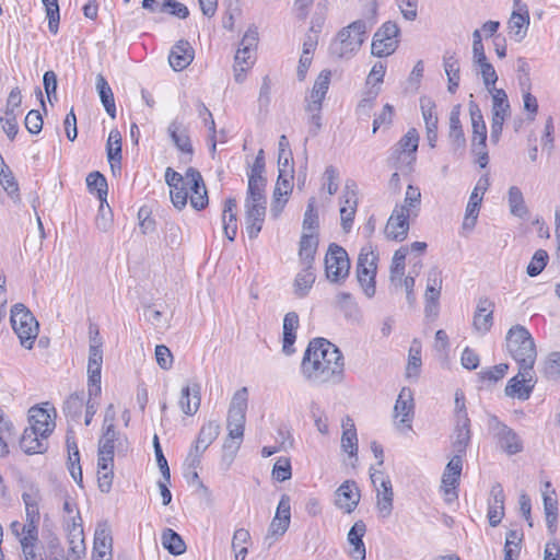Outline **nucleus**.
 <instances>
[{"mask_svg": "<svg viewBox=\"0 0 560 560\" xmlns=\"http://www.w3.org/2000/svg\"><path fill=\"white\" fill-rule=\"evenodd\" d=\"M489 187V177L487 175L479 178L475 189L472 190L469 201L466 207V213L463 222L464 229H474L476 225L481 201L482 195Z\"/></svg>", "mask_w": 560, "mask_h": 560, "instance_id": "ddd939ff", "label": "nucleus"}, {"mask_svg": "<svg viewBox=\"0 0 560 560\" xmlns=\"http://www.w3.org/2000/svg\"><path fill=\"white\" fill-rule=\"evenodd\" d=\"M350 259L346 249L335 243L328 246L325 256V272L330 282L339 283L349 276Z\"/></svg>", "mask_w": 560, "mask_h": 560, "instance_id": "0eeeda50", "label": "nucleus"}, {"mask_svg": "<svg viewBox=\"0 0 560 560\" xmlns=\"http://www.w3.org/2000/svg\"><path fill=\"white\" fill-rule=\"evenodd\" d=\"M84 404V392L71 394L63 404V412L66 417L77 420L81 416Z\"/></svg>", "mask_w": 560, "mask_h": 560, "instance_id": "3c124183", "label": "nucleus"}, {"mask_svg": "<svg viewBox=\"0 0 560 560\" xmlns=\"http://www.w3.org/2000/svg\"><path fill=\"white\" fill-rule=\"evenodd\" d=\"M509 30L511 36L515 42L520 43L524 39L527 33V28L529 25V14L528 11L525 10L523 13L513 11L509 22Z\"/></svg>", "mask_w": 560, "mask_h": 560, "instance_id": "e433bc0d", "label": "nucleus"}, {"mask_svg": "<svg viewBox=\"0 0 560 560\" xmlns=\"http://www.w3.org/2000/svg\"><path fill=\"white\" fill-rule=\"evenodd\" d=\"M549 260V255L545 249H537L533 255L527 268L526 272L529 277H537L547 266Z\"/></svg>", "mask_w": 560, "mask_h": 560, "instance_id": "13d9d810", "label": "nucleus"}, {"mask_svg": "<svg viewBox=\"0 0 560 560\" xmlns=\"http://www.w3.org/2000/svg\"><path fill=\"white\" fill-rule=\"evenodd\" d=\"M248 401V392L242 387L232 397L226 418L228 436L223 443L222 462L230 466L241 447Z\"/></svg>", "mask_w": 560, "mask_h": 560, "instance_id": "f03ea898", "label": "nucleus"}, {"mask_svg": "<svg viewBox=\"0 0 560 560\" xmlns=\"http://www.w3.org/2000/svg\"><path fill=\"white\" fill-rule=\"evenodd\" d=\"M222 222L225 236L229 241L233 242L237 233L236 200L234 198L225 200Z\"/></svg>", "mask_w": 560, "mask_h": 560, "instance_id": "2f4dec72", "label": "nucleus"}, {"mask_svg": "<svg viewBox=\"0 0 560 560\" xmlns=\"http://www.w3.org/2000/svg\"><path fill=\"white\" fill-rule=\"evenodd\" d=\"M342 427L341 447L350 456H355L358 452V438L354 423L348 417L346 421L342 422Z\"/></svg>", "mask_w": 560, "mask_h": 560, "instance_id": "c03bdc74", "label": "nucleus"}, {"mask_svg": "<svg viewBox=\"0 0 560 560\" xmlns=\"http://www.w3.org/2000/svg\"><path fill=\"white\" fill-rule=\"evenodd\" d=\"M293 170L280 168L273 195L287 198L291 194L293 184Z\"/></svg>", "mask_w": 560, "mask_h": 560, "instance_id": "4d7b16f0", "label": "nucleus"}, {"mask_svg": "<svg viewBox=\"0 0 560 560\" xmlns=\"http://www.w3.org/2000/svg\"><path fill=\"white\" fill-rule=\"evenodd\" d=\"M114 460L97 458V481L101 492L108 493L112 489L114 477Z\"/></svg>", "mask_w": 560, "mask_h": 560, "instance_id": "37998d69", "label": "nucleus"}, {"mask_svg": "<svg viewBox=\"0 0 560 560\" xmlns=\"http://www.w3.org/2000/svg\"><path fill=\"white\" fill-rule=\"evenodd\" d=\"M85 555V545L83 538V528L81 523L73 521L72 528L69 532V559L80 560Z\"/></svg>", "mask_w": 560, "mask_h": 560, "instance_id": "72a5a7b5", "label": "nucleus"}, {"mask_svg": "<svg viewBox=\"0 0 560 560\" xmlns=\"http://www.w3.org/2000/svg\"><path fill=\"white\" fill-rule=\"evenodd\" d=\"M534 374V369L523 371L522 366H518V373L509 380L504 388L505 395L520 400L529 399L536 384Z\"/></svg>", "mask_w": 560, "mask_h": 560, "instance_id": "9b49d317", "label": "nucleus"}, {"mask_svg": "<svg viewBox=\"0 0 560 560\" xmlns=\"http://www.w3.org/2000/svg\"><path fill=\"white\" fill-rule=\"evenodd\" d=\"M292 476L291 462L288 457H280L273 465L272 477L277 481L289 480Z\"/></svg>", "mask_w": 560, "mask_h": 560, "instance_id": "69168bd1", "label": "nucleus"}, {"mask_svg": "<svg viewBox=\"0 0 560 560\" xmlns=\"http://www.w3.org/2000/svg\"><path fill=\"white\" fill-rule=\"evenodd\" d=\"M505 495L501 483L497 482L491 487L488 504V520L492 527L498 526L504 516Z\"/></svg>", "mask_w": 560, "mask_h": 560, "instance_id": "aec40b11", "label": "nucleus"}, {"mask_svg": "<svg viewBox=\"0 0 560 560\" xmlns=\"http://www.w3.org/2000/svg\"><path fill=\"white\" fill-rule=\"evenodd\" d=\"M468 106L472 127L471 141H487V127L478 104L470 101Z\"/></svg>", "mask_w": 560, "mask_h": 560, "instance_id": "ea45409f", "label": "nucleus"}, {"mask_svg": "<svg viewBox=\"0 0 560 560\" xmlns=\"http://www.w3.org/2000/svg\"><path fill=\"white\" fill-rule=\"evenodd\" d=\"M377 258L378 256L371 245L363 247L358 257V281L360 282L364 290V293L369 298H372L375 294V276L377 269Z\"/></svg>", "mask_w": 560, "mask_h": 560, "instance_id": "423d86ee", "label": "nucleus"}, {"mask_svg": "<svg viewBox=\"0 0 560 560\" xmlns=\"http://www.w3.org/2000/svg\"><path fill=\"white\" fill-rule=\"evenodd\" d=\"M162 546L174 556L183 555L186 551V544L178 533L172 528H165L161 535Z\"/></svg>", "mask_w": 560, "mask_h": 560, "instance_id": "79ce46f5", "label": "nucleus"}, {"mask_svg": "<svg viewBox=\"0 0 560 560\" xmlns=\"http://www.w3.org/2000/svg\"><path fill=\"white\" fill-rule=\"evenodd\" d=\"M421 203V192L416 186L408 185L402 205H396L394 210H402V214L406 217L417 215Z\"/></svg>", "mask_w": 560, "mask_h": 560, "instance_id": "58836bf2", "label": "nucleus"}, {"mask_svg": "<svg viewBox=\"0 0 560 560\" xmlns=\"http://www.w3.org/2000/svg\"><path fill=\"white\" fill-rule=\"evenodd\" d=\"M195 51L187 40H178L172 48L168 56L170 66L175 71H182L194 60Z\"/></svg>", "mask_w": 560, "mask_h": 560, "instance_id": "4be33fe9", "label": "nucleus"}, {"mask_svg": "<svg viewBox=\"0 0 560 560\" xmlns=\"http://www.w3.org/2000/svg\"><path fill=\"white\" fill-rule=\"evenodd\" d=\"M96 91L106 113L110 118H116L114 93L103 74H97L96 77Z\"/></svg>", "mask_w": 560, "mask_h": 560, "instance_id": "c9c22d12", "label": "nucleus"}, {"mask_svg": "<svg viewBox=\"0 0 560 560\" xmlns=\"http://www.w3.org/2000/svg\"><path fill=\"white\" fill-rule=\"evenodd\" d=\"M10 323L21 346L31 350L39 331V324L32 312L22 303L14 304L11 308Z\"/></svg>", "mask_w": 560, "mask_h": 560, "instance_id": "39448f33", "label": "nucleus"}, {"mask_svg": "<svg viewBox=\"0 0 560 560\" xmlns=\"http://www.w3.org/2000/svg\"><path fill=\"white\" fill-rule=\"evenodd\" d=\"M470 439V419L468 416L462 415L460 420L456 421L454 441L452 443L453 450L456 453L455 455H460L463 457L466 454V448L469 445Z\"/></svg>", "mask_w": 560, "mask_h": 560, "instance_id": "bb28decb", "label": "nucleus"}, {"mask_svg": "<svg viewBox=\"0 0 560 560\" xmlns=\"http://www.w3.org/2000/svg\"><path fill=\"white\" fill-rule=\"evenodd\" d=\"M381 488L383 491L377 489V510L382 517H387L390 515L393 510V499L394 492L392 488V482L388 478L381 480Z\"/></svg>", "mask_w": 560, "mask_h": 560, "instance_id": "4c0bfd02", "label": "nucleus"}, {"mask_svg": "<svg viewBox=\"0 0 560 560\" xmlns=\"http://www.w3.org/2000/svg\"><path fill=\"white\" fill-rule=\"evenodd\" d=\"M489 432L497 440L499 446L509 455H515L523 451V442L517 433L497 416L491 415L488 418Z\"/></svg>", "mask_w": 560, "mask_h": 560, "instance_id": "6e6552de", "label": "nucleus"}, {"mask_svg": "<svg viewBox=\"0 0 560 560\" xmlns=\"http://www.w3.org/2000/svg\"><path fill=\"white\" fill-rule=\"evenodd\" d=\"M267 202L245 201V225L249 238L254 240L260 233L265 217Z\"/></svg>", "mask_w": 560, "mask_h": 560, "instance_id": "f3484780", "label": "nucleus"}, {"mask_svg": "<svg viewBox=\"0 0 560 560\" xmlns=\"http://www.w3.org/2000/svg\"><path fill=\"white\" fill-rule=\"evenodd\" d=\"M442 290V272L438 268H432L428 272L425 299V314L436 315L439 307V299Z\"/></svg>", "mask_w": 560, "mask_h": 560, "instance_id": "2eb2a0df", "label": "nucleus"}, {"mask_svg": "<svg viewBox=\"0 0 560 560\" xmlns=\"http://www.w3.org/2000/svg\"><path fill=\"white\" fill-rule=\"evenodd\" d=\"M187 184L191 191L190 205L196 210L205 209L209 203L207 188L200 172L194 167L186 171Z\"/></svg>", "mask_w": 560, "mask_h": 560, "instance_id": "4468645a", "label": "nucleus"}, {"mask_svg": "<svg viewBox=\"0 0 560 560\" xmlns=\"http://www.w3.org/2000/svg\"><path fill=\"white\" fill-rule=\"evenodd\" d=\"M221 432V425L217 420H209L203 423L199 430L197 439L192 446H198L199 450H206L217 440Z\"/></svg>", "mask_w": 560, "mask_h": 560, "instance_id": "473e14b6", "label": "nucleus"}, {"mask_svg": "<svg viewBox=\"0 0 560 560\" xmlns=\"http://www.w3.org/2000/svg\"><path fill=\"white\" fill-rule=\"evenodd\" d=\"M300 325L299 315L295 312H289L283 318V337H282V351L287 355L295 352L294 342L296 340V330Z\"/></svg>", "mask_w": 560, "mask_h": 560, "instance_id": "a878e982", "label": "nucleus"}, {"mask_svg": "<svg viewBox=\"0 0 560 560\" xmlns=\"http://www.w3.org/2000/svg\"><path fill=\"white\" fill-rule=\"evenodd\" d=\"M492 112V118H491V132H490V139L491 142L498 143L503 130V125L509 117L510 113L508 112H499V110H491Z\"/></svg>", "mask_w": 560, "mask_h": 560, "instance_id": "0e129e2a", "label": "nucleus"}, {"mask_svg": "<svg viewBox=\"0 0 560 560\" xmlns=\"http://www.w3.org/2000/svg\"><path fill=\"white\" fill-rule=\"evenodd\" d=\"M420 107L425 122V129H438V115L435 113V103L427 96L420 98Z\"/></svg>", "mask_w": 560, "mask_h": 560, "instance_id": "6e6d98bb", "label": "nucleus"}, {"mask_svg": "<svg viewBox=\"0 0 560 560\" xmlns=\"http://www.w3.org/2000/svg\"><path fill=\"white\" fill-rule=\"evenodd\" d=\"M290 526V523L287 521L281 520V517H275L272 518L268 533L265 537L266 541H269V546H271L279 537L283 536L285 532L288 530Z\"/></svg>", "mask_w": 560, "mask_h": 560, "instance_id": "e2e57ef3", "label": "nucleus"}, {"mask_svg": "<svg viewBox=\"0 0 560 560\" xmlns=\"http://www.w3.org/2000/svg\"><path fill=\"white\" fill-rule=\"evenodd\" d=\"M413 415L415 402L412 390L409 387H402L394 406V416L395 418H400V424H405L410 429Z\"/></svg>", "mask_w": 560, "mask_h": 560, "instance_id": "6ab92c4d", "label": "nucleus"}, {"mask_svg": "<svg viewBox=\"0 0 560 560\" xmlns=\"http://www.w3.org/2000/svg\"><path fill=\"white\" fill-rule=\"evenodd\" d=\"M30 429L34 430L42 438H48L55 428L48 410L39 407H32L28 411Z\"/></svg>", "mask_w": 560, "mask_h": 560, "instance_id": "412c9836", "label": "nucleus"}, {"mask_svg": "<svg viewBox=\"0 0 560 560\" xmlns=\"http://www.w3.org/2000/svg\"><path fill=\"white\" fill-rule=\"evenodd\" d=\"M45 9L46 16L48 19V28L52 34L58 33L60 13H59V4L58 0H42Z\"/></svg>", "mask_w": 560, "mask_h": 560, "instance_id": "052dcab7", "label": "nucleus"}, {"mask_svg": "<svg viewBox=\"0 0 560 560\" xmlns=\"http://www.w3.org/2000/svg\"><path fill=\"white\" fill-rule=\"evenodd\" d=\"M98 330L91 337L88 361V394L90 397H97L101 394V371L103 364L102 342L97 340Z\"/></svg>", "mask_w": 560, "mask_h": 560, "instance_id": "1a4fd4ad", "label": "nucleus"}, {"mask_svg": "<svg viewBox=\"0 0 560 560\" xmlns=\"http://www.w3.org/2000/svg\"><path fill=\"white\" fill-rule=\"evenodd\" d=\"M331 71L323 70L316 78L307 101L308 109L322 110L323 101L328 92Z\"/></svg>", "mask_w": 560, "mask_h": 560, "instance_id": "5701e85b", "label": "nucleus"}, {"mask_svg": "<svg viewBox=\"0 0 560 560\" xmlns=\"http://www.w3.org/2000/svg\"><path fill=\"white\" fill-rule=\"evenodd\" d=\"M0 185L14 202L21 200L19 184L9 167L0 170Z\"/></svg>", "mask_w": 560, "mask_h": 560, "instance_id": "603ef678", "label": "nucleus"}, {"mask_svg": "<svg viewBox=\"0 0 560 560\" xmlns=\"http://www.w3.org/2000/svg\"><path fill=\"white\" fill-rule=\"evenodd\" d=\"M167 132L175 144V147L184 154L192 155L194 149L188 136L187 129L182 122L173 120L168 127Z\"/></svg>", "mask_w": 560, "mask_h": 560, "instance_id": "c756f323", "label": "nucleus"}, {"mask_svg": "<svg viewBox=\"0 0 560 560\" xmlns=\"http://www.w3.org/2000/svg\"><path fill=\"white\" fill-rule=\"evenodd\" d=\"M460 105H455L450 114L448 139L455 151L463 150L466 145V138L459 119Z\"/></svg>", "mask_w": 560, "mask_h": 560, "instance_id": "7c9ffc66", "label": "nucleus"}, {"mask_svg": "<svg viewBox=\"0 0 560 560\" xmlns=\"http://www.w3.org/2000/svg\"><path fill=\"white\" fill-rule=\"evenodd\" d=\"M86 185L92 190L97 191L100 200L103 202L107 196V180L100 172H92L86 177Z\"/></svg>", "mask_w": 560, "mask_h": 560, "instance_id": "bf43d9fd", "label": "nucleus"}, {"mask_svg": "<svg viewBox=\"0 0 560 560\" xmlns=\"http://www.w3.org/2000/svg\"><path fill=\"white\" fill-rule=\"evenodd\" d=\"M542 499L547 528L550 535H555L557 530L558 502L557 499L547 493L542 494Z\"/></svg>", "mask_w": 560, "mask_h": 560, "instance_id": "09e8293b", "label": "nucleus"}, {"mask_svg": "<svg viewBox=\"0 0 560 560\" xmlns=\"http://www.w3.org/2000/svg\"><path fill=\"white\" fill-rule=\"evenodd\" d=\"M443 66L445 73L447 75V80L456 79L460 80L459 72V61L455 56V52L445 51L443 56Z\"/></svg>", "mask_w": 560, "mask_h": 560, "instance_id": "338daca9", "label": "nucleus"}, {"mask_svg": "<svg viewBox=\"0 0 560 560\" xmlns=\"http://www.w3.org/2000/svg\"><path fill=\"white\" fill-rule=\"evenodd\" d=\"M305 378L314 384H338L343 378L345 362L339 348L325 338L310 341L301 363Z\"/></svg>", "mask_w": 560, "mask_h": 560, "instance_id": "f257e3e1", "label": "nucleus"}, {"mask_svg": "<svg viewBox=\"0 0 560 560\" xmlns=\"http://www.w3.org/2000/svg\"><path fill=\"white\" fill-rule=\"evenodd\" d=\"M46 438L39 436L34 430L25 428L20 439V446L27 454H38L46 450Z\"/></svg>", "mask_w": 560, "mask_h": 560, "instance_id": "f704fd0d", "label": "nucleus"}, {"mask_svg": "<svg viewBox=\"0 0 560 560\" xmlns=\"http://www.w3.org/2000/svg\"><path fill=\"white\" fill-rule=\"evenodd\" d=\"M400 30L397 23L387 21L374 34L372 54L376 57H387L398 47Z\"/></svg>", "mask_w": 560, "mask_h": 560, "instance_id": "9d476101", "label": "nucleus"}, {"mask_svg": "<svg viewBox=\"0 0 560 560\" xmlns=\"http://www.w3.org/2000/svg\"><path fill=\"white\" fill-rule=\"evenodd\" d=\"M160 11L167 12L179 19H187L189 15L188 8L177 0H164L161 4Z\"/></svg>", "mask_w": 560, "mask_h": 560, "instance_id": "774afa93", "label": "nucleus"}, {"mask_svg": "<svg viewBox=\"0 0 560 560\" xmlns=\"http://www.w3.org/2000/svg\"><path fill=\"white\" fill-rule=\"evenodd\" d=\"M542 375L550 381L560 380V352L555 351L548 354L542 365Z\"/></svg>", "mask_w": 560, "mask_h": 560, "instance_id": "5fc2aeb1", "label": "nucleus"}, {"mask_svg": "<svg viewBox=\"0 0 560 560\" xmlns=\"http://www.w3.org/2000/svg\"><path fill=\"white\" fill-rule=\"evenodd\" d=\"M316 276L314 268L302 266V270L296 275L294 280V292L298 296L303 298L307 294L315 282Z\"/></svg>", "mask_w": 560, "mask_h": 560, "instance_id": "a18cd8bd", "label": "nucleus"}, {"mask_svg": "<svg viewBox=\"0 0 560 560\" xmlns=\"http://www.w3.org/2000/svg\"><path fill=\"white\" fill-rule=\"evenodd\" d=\"M335 494L336 506L348 514L355 510L361 498L357 482L353 480H346L341 483Z\"/></svg>", "mask_w": 560, "mask_h": 560, "instance_id": "dca6fc26", "label": "nucleus"}, {"mask_svg": "<svg viewBox=\"0 0 560 560\" xmlns=\"http://www.w3.org/2000/svg\"><path fill=\"white\" fill-rule=\"evenodd\" d=\"M494 303L488 298H480L472 319L474 329L485 335L493 325Z\"/></svg>", "mask_w": 560, "mask_h": 560, "instance_id": "a211bd4d", "label": "nucleus"}, {"mask_svg": "<svg viewBox=\"0 0 560 560\" xmlns=\"http://www.w3.org/2000/svg\"><path fill=\"white\" fill-rule=\"evenodd\" d=\"M463 469V457L454 455L447 463L442 476V490L445 495L446 502H452L457 499V487Z\"/></svg>", "mask_w": 560, "mask_h": 560, "instance_id": "f8f14e48", "label": "nucleus"}, {"mask_svg": "<svg viewBox=\"0 0 560 560\" xmlns=\"http://www.w3.org/2000/svg\"><path fill=\"white\" fill-rule=\"evenodd\" d=\"M509 354L523 371L534 369L537 359V349L534 338L527 328L522 325L512 326L505 337Z\"/></svg>", "mask_w": 560, "mask_h": 560, "instance_id": "7ed1b4c3", "label": "nucleus"}, {"mask_svg": "<svg viewBox=\"0 0 560 560\" xmlns=\"http://www.w3.org/2000/svg\"><path fill=\"white\" fill-rule=\"evenodd\" d=\"M408 219L402 214V210H393L385 228L386 237L399 242L404 241L409 230Z\"/></svg>", "mask_w": 560, "mask_h": 560, "instance_id": "393cba45", "label": "nucleus"}, {"mask_svg": "<svg viewBox=\"0 0 560 560\" xmlns=\"http://www.w3.org/2000/svg\"><path fill=\"white\" fill-rule=\"evenodd\" d=\"M366 30L364 20H357L341 28L329 46L330 54L341 59L351 58L362 46Z\"/></svg>", "mask_w": 560, "mask_h": 560, "instance_id": "20e7f679", "label": "nucleus"}, {"mask_svg": "<svg viewBox=\"0 0 560 560\" xmlns=\"http://www.w3.org/2000/svg\"><path fill=\"white\" fill-rule=\"evenodd\" d=\"M319 228L318 213L316 210V199H308L306 211L303 219V233H317Z\"/></svg>", "mask_w": 560, "mask_h": 560, "instance_id": "864d4df0", "label": "nucleus"}, {"mask_svg": "<svg viewBox=\"0 0 560 560\" xmlns=\"http://www.w3.org/2000/svg\"><path fill=\"white\" fill-rule=\"evenodd\" d=\"M408 254L407 247H400L397 249L393 256L392 266H390V282L394 285L401 284V278L405 275V260Z\"/></svg>", "mask_w": 560, "mask_h": 560, "instance_id": "de8ad7c7", "label": "nucleus"}, {"mask_svg": "<svg viewBox=\"0 0 560 560\" xmlns=\"http://www.w3.org/2000/svg\"><path fill=\"white\" fill-rule=\"evenodd\" d=\"M267 180L248 179L247 196L245 201L267 202L265 196Z\"/></svg>", "mask_w": 560, "mask_h": 560, "instance_id": "680f3d73", "label": "nucleus"}, {"mask_svg": "<svg viewBox=\"0 0 560 560\" xmlns=\"http://www.w3.org/2000/svg\"><path fill=\"white\" fill-rule=\"evenodd\" d=\"M419 135L416 129L411 128L407 133L398 141L394 149V154H415L418 149Z\"/></svg>", "mask_w": 560, "mask_h": 560, "instance_id": "8fccbe9b", "label": "nucleus"}, {"mask_svg": "<svg viewBox=\"0 0 560 560\" xmlns=\"http://www.w3.org/2000/svg\"><path fill=\"white\" fill-rule=\"evenodd\" d=\"M366 532V525L363 521H357L348 533V542L351 545L349 556L353 560H365L366 550L363 542V536Z\"/></svg>", "mask_w": 560, "mask_h": 560, "instance_id": "b1692460", "label": "nucleus"}, {"mask_svg": "<svg viewBox=\"0 0 560 560\" xmlns=\"http://www.w3.org/2000/svg\"><path fill=\"white\" fill-rule=\"evenodd\" d=\"M508 202L510 212L513 215L523 219L528 214L523 192L517 186H511L509 188Z\"/></svg>", "mask_w": 560, "mask_h": 560, "instance_id": "49530a36", "label": "nucleus"}, {"mask_svg": "<svg viewBox=\"0 0 560 560\" xmlns=\"http://www.w3.org/2000/svg\"><path fill=\"white\" fill-rule=\"evenodd\" d=\"M200 385L198 383H192L182 389L179 407L185 415L194 416L200 407Z\"/></svg>", "mask_w": 560, "mask_h": 560, "instance_id": "c85d7f7f", "label": "nucleus"}, {"mask_svg": "<svg viewBox=\"0 0 560 560\" xmlns=\"http://www.w3.org/2000/svg\"><path fill=\"white\" fill-rule=\"evenodd\" d=\"M318 234L303 233L300 240L299 258L302 266L313 267L318 248Z\"/></svg>", "mask_w": 560, "mask_h": 560, "instance_id": "cd10ccee", "label": "nucleus"}, {"mask_svg": "<svg viewBox=\"0 0 560 560\" xmlns=\"http://www.w3.org/2000/svg\"><path fill=\"white\" fill-rule=\"evenodd\" d=\"M107 159L110 163V167L114 170L115 166L120 168L121 163V135L117 129H113L109 132L107 144Z\"/></svg>", "mask_w": 560, "mask_h": 560, "instance_id": "a19ab883", "label": "nucleus"}]
</instances>
